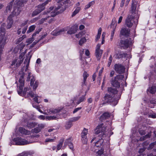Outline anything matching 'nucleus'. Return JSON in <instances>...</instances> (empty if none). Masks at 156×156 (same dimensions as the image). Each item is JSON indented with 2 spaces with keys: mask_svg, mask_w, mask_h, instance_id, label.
Here are the masks:
<instances>
[{
  "mask_svg": "<svg viewBox=\"0 0 156 156\" xmlns=\"http://www.w3.org/2000/svg\"><path fill=\"white\" fill-rule=\"evenodd\" d=\"M124 78L122 75H119L115 77L114 80L112 81V85L114 87H117L115 89L112 87L108 88V91L109 94H114V97L112 98L108 94L105 95L104 97L105 101L106 102H112L114 106L117 105L118 101L120 98L122 91L124 90L123 87L122 85L120 86L119 83L121 80Z\"/></svg>",
  "mask_w": 156,
  "mask_h": 156,
  "instance_id": "f257e3e1",
  "label": "nucleus"
},
{
  "mask_svg": "<svg viewBox=\"0 0 156 156\" xmlns=\"http://www.w3.org/2000/svg\"><path fill=\"white\" fill-rule=\"evenodd\" d=\"M69 0H61L58 2L57 6L54 9L53 7H51L47 12H44V14L46 15L45 17L43 18L39 21V23L42 24L45 22L48 21L50 17H54L58 13L62 12L66 7V4L69 2Z\"/></svg>",
  "mask_w": 156,
  "mask_h": 156,
  "instance_id": "f03ea898",
  "label": "nucleus"
},
{
  "mask_svg": "<svg viewBox=\"0 0 156 156\" xmlns=\"http://www.w3.org/2000/svg\"><path fill=\"white\" fill-rule=\"evenodd\" d=\"M137 5L138 2L135 0H133L131 9L130 11L131 15H128L125 21L126 24L128 27H132L135 29L138 24L139 14V12L136 9Z\"/></svg>",
  "mask_w": 156,
  "mask_h": 156,
  "instance_id": "7ed1b4c3",
  "label": "nucleus"
},
{
  "mask_svg": "<svg viewBox=\"0 0 156 156\" xmlns=\"http://www.w3.org/2000/svg\"><path fill=\"white\" fill-rule=\"evenodd\" d=\"M24 73H22L19 80V83L18 84V86L17 90L18 94L21 96L23 95L26 98L29 96L33 97L34 93L31 91V89L29 87H25L23 91V87L24 85Z\"/></svg>",
  "mask_w": 156,
  "mask_h": 156,
  "instance_id": "20e7f679",
  "label": "nucleus"
},
{
  "mask_svg": "<svg viewBox=\"0 0 156 156\" xmlns=\"http://www.w3.org/2000/svg\"><path fill=\"white\" fill-rule=\"evenodd\" d=\"M13 140L15 144L18 145H24L33 143L34 142L30 140L28 136L26 137L25 139L22 137H17L14 138Z\"/></svg>",
  "mask_w": 156,
  "mask_h": 156,
  "instance_id": "39448f33",
  "label": "nucleus"
},
{
  "mask_svg": "<svg viewBox=\"0 0 156 156\" xmlns=\"http://www.w3.org/2000/svg\"><path fill=\"white\" fill-rule=\"evenodd\" d=\"M103 124H101L97 127L95 130V133L98 134L101 133L100 135H101L103 138H104V137L106 136L105 135L107 134V136L109 137L111 135L113 134V133L111 131H109L108 133H107V132L106 131L105 133L104 131L105 128L103 126Z\"/></svg>",
  "mask_w": 156,
  "mask_h": 156,
  "instance_id": "423d86ee",
  "label": "nucleus"
},
{
  "mask_svg": "<svg viewBox=\"0 0 156 156\" xmlns=\"http://www.w3.org/2000/svg\"><path fill=\"white\" fill-rule=\"evenodd\" d=\"M16 2L17 7L16 8L15 6H14L13 11L11 14H10L11 15V17L14 16H17L20 13L21 10L20 7L22 6V4L24 3V0H18Z\"/></svg>",
  "mask_w": 156,
  "mask_h": 156,
  "instance_id": "0eeeda50",
  "label": "nucleus"
},
{
  "mask_svg": "<svg viewBox=\"0 0 156 156\" xmlns=\"http://www.w3.org/2000/svg\"><path fill=\"white\" fill-rule=\"evenodd\" d=\"M25 53H21L18 58H16L13 60L11 64V67L12 68L13 66L15 67H18L20 66L21 63L22 62L24 59V56Z\"/></svg>",
  "mask_w": 156,
  "mask_h": 156,
  "instance_id": "6e6552de",
  "label": "nucleus"
},
{
  "mask_svg": "<svg viewBox=\"0 0 156 156\" xmlns=\"http://www.w3.org/2000/svg\"><path fill=\"white\" fill-rule=\"evenodd\" d=\"M85 95L86 94L79 98L78 96L74 97L71 100V103H73L74 104H79L81 102L85 100Z\"/></svg>",
  "mask_w": 156,
  "mask_h": 156,
  "instance_id": "1a4fd4ad",
  "label": "nucleus"
},
{
  "mask_svg": "<svg viewBox=\"0 0 156 156\" xmlns=\"http://www.w3.org/2000/svg\"><path fill=\"white\" fill-rule=\"evenodd\" d=\"M136 133H133L132 134L131 136V138L132 139V141L133 143L134 142H137L138 140V139H139L140 140L142 141L150 137L151 136V133H148L145 136L141 137L140 138L137 137V136H136Z\"/></svg>",
  "mask_w": 156,
  "mask_h": 156,
  "instance_id": "9d476101",
  "label": "nucleus"
},
{
  "mask_svg": "<svg viewBox=\"0 0 156 156\" xmlns=\"http://www.w3.org/2000/svg\"><path fill=\"white\" fill-rule=\"evenodd\" d=\"M131 41H129L127 39L122 40L120 41L118 46L121 49H126L131 45Z\"/></svg>",
  "mask_w": 156,
  "mask_h": 156,
  "instance_id": "9b49d317",
  "label": "nucleus"
},
{
  "mask_svg": "<svg viewBox=\"0 0 156 156\" xmlns=\"http://www.w3.org/2000/svg\"><path fill=\"white\" fill-rule=\"evenodd\" d=\"M101 138L100 136H98L97 137L93 138L91 140V142L92 143L95 140L96 141L95 143V146L94 148L95 149L96 147H98L101 146L104 142V138L103 136Z\"/></svg>",
  "mask_w": 156,
  "mask_h": 156,
  "instance_id": "f8f14e48",
  "label": "nucleus"
},
{
  "mask_svg": "<svg viewBox=\"0 0 156 156\" xmlns=\"http://www.w3.org/2000/svg\"><path fill=\"white\" fill-rule=\"evenodd\" d=\"M87 133L88 129L85 128H84L81 134L82 141L83 144H86L88 141V139L87 136Z\"/></svg>",
  "mask_w": 156,
  "mask_h": 156,
  "instance_id": "ddd939ff",
  "label": "nucleus"
},
{
  "mask_svg": "<svg viewBox=\"0 0 156 156\" xmlns=\"http://www.w3.org/2000/svg\"><path fill=\"white\" fill-rule=\"evenodd\" d=\"M72 141V139L71 138H69L68 139H66L64 143V145L62 147V149H64L68 145L69 148L72 151H74L73 146L72 143L71 142Z\"/></svg>",
  "mask_w": 156,
  "mask_h": 156,
  "instance_id": "4468645a",
  "label": "nucleus"
},
{
  "mask_svg": "<svg viewBox=\"0 0 156 156\" xmlns=\"http://www.w3.org/2000/svg\"><path fill=\"white\" fill-rule=\"evenodd\" d=\"M117 26V23H116V21L113 19L112 20V23L111 24V28H112V31L111 33V37L110 39L112 41L113 37L115 30Z\"/></svg>",
  "mask_w": 156,
  "mask_h": 156,
  "instance_id": "2eb2a0df",
  "label": "nucleus"
},
{
  "mask_svg": "<svg viewBox=\"0 0 156 156\" xmlns=\"http://www.w3.org/2000/svg\"><path fill=\"white\" fill-rule=\"evenodd\" d=\"M62 109V108H51L47 109V115L57 113L60 112Z\"/></svg>",
  "mask_w": 156,
  "mask_h": 156,
  "instance_id": "dca6fc26",
  "label": "nucleus"
},
{
  "mask_svg": "<svg viewBox=\"0 0 156 156\" xmlns=\"http://www.w3.org/2000/svg\"><path fill=\"white\" fill-rule=\"evenodd\" d=\"M115 69V71L119 73H121L125 70L124 67L121 65L115 64L114 66Z\"/></svg>",
  "mask_w": 156,
  "mask_h": 156,
  "instance_id": "f3484780",
  "label": "nucleus"
},
{
  "mask_svg": "<svg viewBox=\"0 0 156 156\" xmlns=\"http://www.w3.org/2000/svg\"><path fill=\"white\" fill-rule=\"evenodd\" d=\"M66 30L65 28L56 29L53 31L52 34L54 36H57L63 34Z\"/></svg>",
  "mask_w": 156,
  "mask_h": 156,
  "instance_id": "a211bd4d",
  "label": "nucleus"
},
{
  "mask_svg": "<svg viewBox=\"0 0 156 156\" xmlns=\"http://www.w3.org/2000/svg\"><path fill=\"white\" fill-rule=\"evenodd\" d=\"M38 118L41 120H44L45 119L47 120H52L56 119L57 117L56 116H47L45 117L43 115H40L38 116Z\"/></svg>",
  "mask_w": 156,
  "mask_h": 156,
  "instance_id": "6ab92c4d",
  "label": "nucleus"
},
{
  "mask_svg": "<svg viewBox=\"0 0 156 156\" xmlns=\"http://www.w3.org/2000/svg\"><path fill=\"white\" fill-rule=\"evenodd\" d=\"M40 29H38L36 31V32L33 34L32 35V37L27 39L26 41V42L27 43V44L28 45L30 44L35 39V36L37 34H38L41 31Z\"/></svg>",
  "mask_w": 156,
  "mask_h": 156,
  "instance_id": "aec40b11",
  "label": "nucleus"
},
{
  "mask_svg": "<svg viewBox=\"0 0 156 156\" xmlns=\"http://www.w3.org/2000/svg\"><path fill=\"white\" fill-rule=\"evenodd\" d=\"M33 98L34 100L38 104L40 103L41 101V97L36 94H33V96L31 97Z\"/></svg>",
  "mask_w": 156,
  "mask_h": 156,
  "instance_id": "412c9836",
  "label": "nucleus"
},
{
  "mask_svg": "<svg viewBox=\"0 0 156 156\" xmlns=\"http://www.w3.org/2000/svg\"><path fill=\"white\" fill-rule=\"evenodd\" d=\"M77 30V27L76 25L71 27L67 31V33L69 34H72L75 33Z\"/></svg>",
  "mask_w": 156,
  "mask_h": 156,
  "instance_id": "4be33fe9",
  "label": "nucleus"
},
{
  "mask_svg": "<svg viewBox=\"0 0 156 156\" xmlns=\"http://www.w3.org/2000/svg\"><path fill=\"white\" fill-rule=\"evenodd\" d=\"M19 131L21 134L28 135L31 134V132L30 131L26 129L23 127H20L19 128Z\"/></svg>",
  "mask_w": 156,
  "mask_h": 156,
  "instance_id": "5701e85b",
  "label": "nucleus"
},
{
  "mask_svg": "<svg viewBox=\"0 0 156 156\" xmlns=\"http://www.w3.org/2000/svg\"><path fill=\"white\" fill-rule=\"evenodd\" d=\"M35 80L34 78L31 79L30 80V85L33 87L34 90H35L37 88L39 84V82L38 81L34 82Z\"/></svg>",
  "mask_w": 156,
  "mask_h": 156,
  "instance_id": "b1692460",
  "label": "nucleus"
},
{
  "mask_svg": "<svg viewBox=\"0 0 156 156\" xmlns=\"http://www.w3.org/2000/svg\"><path fill=\"white\" fill-rule=\"evenodd\" d=\"M126 56V54H124L121 52L118 51H116L114 57L115 58H120Z\"/></svg>",
  "mask_w": 156,
  "mask_h": 156,
  "instance_id": "393cba45",
  "label": "nucleus"
},
{
  "mask_svg": "<svg viewBox=\"0 0 156 156\" xmlns=\"http://www.w3.org/2000/svg\"><path fill=\"white\" fill-rule=\"evenodd\" d=\"M14 0H12L10 2L8 3L5 12L7 14L9 13L12 9V5Z\"/></svg>",
  "mask_w": 156,
  "mask_h": 156,
  "instance_id": "a878e982",
  "label": "nucleus"
},
{
  "mask_svg": "<svg viewBox=\"0 0 156 156\" xmlns=\"http://www.w3.org/2000/svg\"><path fill=\"white\" fill-rule=\"evenodd\" d=\"M129 34V31L126 28L122 29L120 31V34L125 37H127Z\"/></svg>",
  "mask_w": 156,
  "mask_h": 156,
  "instance_id": "bb28decb",
  "label": "nucleus"
},
{
  "mask_svg": "<svg viewBox=\"0 0 156 156\" xmlns=\"http://www.w3.org/2000/svg\"><path fill=\"white\" fill-rule=\"evenodd\" d=\"M25 44H23L19 45L14 48L13 51L15 53L18 52L19 51H20L25 46Z\"/></svg>",
  "mask_w": 156,
  "mask_h": 156,
  "instance_id": "cd10ccee",
  "label": "nucleus"
},
{
  "mask_svg": "<svg viewBox=\"0 0 156 156\" xmlns=\"http://www.w3.org/2000/svg\"><path fill=\"white\" fill-rule=\"evenodd\" d=\"M8 24L7 26V28L9 29L12 27L13 23V21L11 17V15H10L7 20Z\"/></svg>",
  "mask_w": 156,
  "mask_h": 156,
  "instance_id": "c85d7f7f",
  "label": "nucleus"
},
{
  "mask_svg": "<svg viewBox=\"0 0 156 156\" xmlns=\"http://www.w3.org/2000/svg\"><path fill=\"white\" fill-rule=\"evenodd\" d=\"M33 106L34 107V108H36L41 113L47 115V110L46 109L45 107H43L42 108V109L44 111V112H43V111H42L41 109H40L39 108L38 106L34 105H33Z\"/></svg>",
  "mask_w": 156,
  "mask_h": 156,
  "instance_id": "c756f323",
  "label": "nucleus"
},
{
  "mask_svg": "<svg viewBox=\"0 0 156 156\" xmlns=\"http://www.w3.org/2000/svg\"><path fill=\"white\" fill-rule=\"evenodd\" d=\"M64 140L63 139H61L59 141L58 144L56 146V152H57L58 151L60 150L62 147L63 142H64Z\"/></svg>",
  "mask_w": 156,
  "mask_h": 156,
  "instance_id": "7c9ffc66",
  "label": "nucleus"
},
{
  "mask_svg": "<svg viewBox=\"0 0 156 156\" xmlns=\"http://www.w3.org/2000/svg\"><path fill=\"white\" fill-rule=\"evenodd\" d=\"M73 126L72 122L69 120L68 121L66 122L65 127V129H69Z\"/></svg>",
  "mask_w": 156,
  "mask_h": 156,
  "instance_id": "2f4dec72",
  "label": "nucleus"
},
{
  "mask_svg": "<svg viewBox=\"0 0 156 156\" xmlns=\"http://www.w3.org/2000/svg\"><path fill=\"white\" fill-rule=\"evenodd\" d=\"M102 29L101 28H99L98 30V33L95 37V41L97 42L99 39L101 34Z\"/></svg>",
  "mask_w": 156,
  "mask_h": 156,
  "instance_id": "473e14b6",
  "label": "nucleus"
},
{
  "mask_svg": "<svg viewBox=\"0 0 156 156\" xmlns=\"http://www.w3.org/2000/svg\"><path fill=\"white\" fill-rule=\"evenodd\" d=\"M56 139L55 136L54 137L52 138H47L45 139V144H47L49 142H52L55 141Z\"/></svg>",
  "mask_w": 156,
  "mask_h": 156,
  "instance_id": "72a5a7b5",
  "label": "nucleus"
},
{
  "mask_svg": "<svg viewBox=\"0 0 156 156\" xmlns=\"http://www.w3.org/2000/svg\"><path fill=\"white\" fill-rule=\"evenodd\" d=\"M147 91L148 92H149L151 94H154L156 92V87L154 86H153L151 87H149L147 89Z\"/></svg>",
  "mask_w": 156,
  "mask_h": 156,
  "instance_id": "f704fd0d",
  "label": "nucleus"
},
{
  "mask_svg": "<svg viewBox=\"0 0 156 156\" xmlns=\"http://www.w3.org/2000/svg\"><path fill=\"white\" fill-rule=\"evenodd\" d=\"M109 116V114L108 113L105 112L100 117V119L101 120L106 119Z\"/></svg>",
  "mask_w": 156,
  "mask_h": 156,
  "instance_id": "c9c22d12",
  "label": "nucleus"
},
{
  "mask_svg": "<svg viewBox=\"0 0 156 156\" xmlns=\"http://www.w3.org/2000/svg\"><path fill=\"white\" fill-rule=\"evenodd\" d=\"M148 143L147 142V143L144 142L143 144V145L144 147V148H141L140 149L139 151V153H140L143 152L145 150V148H147V145H148Z\"/></svg>",
  "mask_w": 156,
  "mask_h": 156,
  "instance_id": "e433bc0d",
  "label": "nucleus"
},
{
  "mask_svg": "<svg viewBox=\"0 0 156 156\" xmlns=\"http://www.w3.org/2000/svg\"><path fill=\"white\" fill-rule=\"evenodd\" d=\"M45 5L43 3L37 6V9L40 11L41 12L42 11L44 10L45 8Z\"/></svg>",
  "mask_w": 156,
  "mask_h": 156,
  "instance_id": "4c0bfd02",
  "label": "nucleus"
},
{
  "mask_svg": "<svg viewBox=\"0 0 156 156\" xmlns=\"http://www.w3.org/2000/svg\"><path fill=\"white\" fill-rule=\"evenodd\" d=\"M102 53V51L101 50H98L97 51V50H96L95 55L96 56V57L98 58V59H99V58L100 57Z\"/></svg>",
  "mask_w": 156,
  "mask_h": 156,
  "instance_id": "58836bf2",
  "label": "nucleus"
},
{
  "mask_svg": "<svg viewBox=\"0 0 156 156\" xmlns=\"http://www.w3.org/2000/svg\"><path fill=\"white\" fill-rule=\"evenodd\" d=\"M147 128L143 127V129H140L139 130V133L141 135H143L145 134Z\"/></svg>",
  "mask_w": 156,
  "mask_h": 156,
  "instance_id": "ea45409f",
  "label": "nucleus"
},
{
  "mask_svg": "<svg viewBox=\"0 0 156 156\" xmlns=\"http://www.w3.org/2000/svg\"><path fill=\"white\" fill-rule=\"evenodd\" d=\"M85 34V32L84 31H82L80 32L78 34H77L76 35V36L77 38H79L83 36Z\"/></svg>",
  "mask_w": 156,
  "mask_h": 156,
  "instance_id": "a19ab883",
  "label": "nucleus"
},
{
  "mask_svg": "<svg viewBox=\"0 0 156 156\" xmlns=\"http://www.w3.org/2000/svg\"><path fill=\"white\" fill-rule=\"evenodd\" d=\"M36 124L35 122H28L27 124V126L30 128H32L35 126Z\"/></svg>",
  "mask_w": 156,
  "mask_h": 156,
  "instance_id": "79ce46f5",
  "label": "nucleus"
},
{
  "mask_svg": "<svg viewBox=\"0 0 156 156\" xmlns=\"http://www.w3.org/2000/svg\"><path fill=\"white\" fill-rule=\"evenodd\" d=\"M81 60L82 61L81 62V63L82 64V67L86 68L88 66L87 62H86L84 58L81 59Z\"/></svg>",
  "mask_w": 156,
  "mask_h": 156,
  "instance_id": "37998d69",
  "label": "nucleus"
},
{
  "mask_svg": "<svg viewBox=\"0 0 156 156\" xmlns=\"http://www.w3.org/2000/svg\"><path fill=\"white\" fill-rule=\"evenodd\" d=\"M36 26L34 25H33L30 26L29 28V30H27V33H29L31 32H32L35 28Z\"/></svg>",
  "mask_w": 156,
  "mask_h": 156,
  "instance_id": "c03bdc74",
  "label": "nucleus"
},
{
  "mask_svg": "<svg viewBox=\"0 0 156 156\" xmlns=\"http://www.w3.org/2000/svg\"><path fill=\"white\" fill-rule=\"evenodd\" d=\"M86 39L85 37L82 38L79 41V44L80 45H82L83 44L86 42Z\"/></svg>",
  "mask_w": 156,
  "mask_h": 156,
  "instance_id": "a18cd8bd",
  "label": "nucleus"
},
{
  "mask_svg": "<svg viewBox=\"0 0 156 156\" xmlns=\"http://www.w3.org/2000/svg\"><path fill=\"white\" fill-rule=\"evenodd\" d=\"M80 116L75 117L71 118L69 120L72 122H74L79 120L80 118Z\"/></svg>",
  "mask_w": 156,
  "mask_h": 156,
  "instance_id": "49530a36",
  "label": "nucleus"
},
{
  "mask_svg": "<svg viewBox=\"0 0 156 156\" xmlns=\"http://www.w3.org/2000/svg\"><path fill=\"white\" fill-rule=\"evenodd\" d=\"M80 9V8L79 7H77L75 10H74V12L73 13V14L72 15V16H75L76 14L78 12H79Z\"/></svg>",
  "mask_w": 156,
  "mask_h": 156,
  "instance_id": "de8ad7c7",
  "label": "nucleus"
},
{
  "mask_svg": "<svg viewBox=\"0 0 156 156\" xmlns=\"http://www.w3.org/2000/svg\"><path fill=\"white\" fill-rule=\"evenodd\" d=\"M26 37V35H23L22 37H20L16 41V44L19 43L20 42L22 41L23 39L25 38Z\"/></svg>",
  "mask_w": 156,
  "mask_h": 156,
  "instance_id": "09e8293b",
  "label": "nucleus"
},
{
  "mask_svg": "<svg viewBox=\"0 0 156 156\" xmlns=\"http://www.w3.org/2000/svg\"><path fill=\"white\" fill-rule=\"evenodd\" d=\"M40 136L39 134H35L34 135H33L30 136H28L29 139L30 140H32L34 141V142L35 141L33 140V139L34 137L38 138Z\"/></svg>",
  "mask_w": 156,
  "mask_h": 156,
  "instance_id": "8fccbe9b",
  "label": "nucleus"
},
{
  "mask_svg": "<svg viewBox=\"0 0 156 156\" xmlns=\"http://www.w3.org/2000/svg\"><path fill=\"white\" fill-rule=\"evenodd\" d=\"M94 151L96 152L98 155H101L103 153V150L101 149L100 150H98V151H97V150L96 149L95 150H94Z\"/></svg>",
  "mask_w": 156,
  "mask_h": 156,
  "instance_id": "3c124183",
  "label": "nucleus"
},
{
  "mask_svg": "<svg viewBox=\"0 0 156 156\" xmlns=\"http://www.w3.org/2000/svg\"><path fill=\"white\" fill-rule=\"evenodd\" d=\"M83 82L84 83H85L86 79L88 76V74L86 72H84L83 74Z\"/></svg>",
  "mask_w": 156,
  "mask_h": 156,
  "instance_id": "603ef678",
  "label": "nucleus"
},
{
  "mask_svg": "<svg viewBox=\"0 0 156 156\" xmlns=\"http://www.w3.org/2000/svg\"><path fill=\"white\" fill-rule=\"evenodd\" d=\"M156 144V142H154L151 143L149 145V147H147V149L148 150H150L152 149L154 145Z\"/></svg>",
  "mask_w": 156,
  "mask_h": 156,
  "instance_id": "864d4df0",
  "label": "nucleus"
},
{
  "mask_svg": "<svg viewBox=\"0 0 156 156\" xmlns=\"http://www.w3.org/2000/svg\"><path fill=\"white\" fill-rule=\"evenodd\" d=\"M40 12V11L38 10L37 9L33 12L32 13V15L33 16H35Z\"/></svg>",
  "mask_w": 156,
  "mask_h": 156,
  "instance_id": "5fc2aeb1",
  "label": "nucleus"
},
{
  "mask_svg": "<svg viewBox=\"0 0 156 156\" xmlns=\"http://www.w3.org/2000/svg\"><path fill=\"white\" fill-rule=\"evenodd\" d=\"M105 34L103 32L101 36V44H103L105 42Z\"/></svg>",
  "mask_w": 156,
  "mask_h": 156,
  "instance_id": "6e6d98bb",
  "label": "nucleus"
},
{
  "mask_svg": "<svg viewBox=\"0 0 156 156\" xmlns=\"http://www.w3.org/2000/svg\"><path fill=\"white\" fill-rule=\"evenodd\" d=\"M41 131V129L38 127L34 128L33 129V132L36 133H38L40 132Z\"/></svg>",
  "mask_w": 156,
  "mask_h": 156,
  "instance_id": "4d7b16f0",
  "label": "nucleus"
},
{
  "mask_svg": "<svg viewBox=\"0 0 156 156\" xmlns=\"http://www.w3.org/2000/svg\"><path fill=\"white\" fill-rule=\"evenodd\" d=\"M27 23H28V20H26V21H24L21 24V27H23L24 26V27L25 26H26L27 24Z\"/></svg>",
  "mask_w": 156,
  "mask_h": 156,
  "instance_id": "13d9d810",
  "label": "nucleus"
},
{
  "mask_svg": "<svg viewBox=\"0 0 156 156\" xmlns=\"http://www.w3.org/2000/svg\"><path fill=\"white\" fill-rule=\"evenodd\" d=\"M28 26H25L23 28V30L22 31V33L23 34H24L26 32Z\"/></svg>",
  "mask_w": 156,
  "mask_h": 156,
  "instance_id": "bf43d9fd",
  "label": "nucleus"
},
{
  "mask_svg": "<svg viewBox=\"0 0 156 156\" xmlns=\"http://www.w3.org/2000/svg\"><path fill=\"white\" fill-rule=\"evenodd\" d=\"M27 154L26 152H23L19 154L17 156H27Z\"/></svg>",
  "mask_w": 156,
  "mask_h": 156,
  "instance_id": "052dcab7",
  "label": "nucleus"
},
{
  "mask_svg": "<svg viewBox=\"0 0 156 156\" xmlns=\"http://www.w3.org/2000/svg\"><path fill=\"white\" fill-rule=\"evenodd\" d=\"M101 45L100 44H97L96 48V50H97V51L98 50H101L100 49Z\"/></svg>",
  "mask_w": 156,
  "mask_h": 156,
  "instance_id": "680f3d73",
  "label": "nucleus"
},
{
  "mask_svg": "<svg viewBox=\"0 0 156 156\" xmlns=\"http://www.w3.org/2000/svg\"><path fill=\"white\" fill-rule=\"evenodd\" d=\"M44 124H40L38 125V127L41 129V130L43 128H44Z\"/></svg>",
  "mask_w": 156,
  "mask_h": 156,
  "instance_id": "e2e57ef3",
  "label": "nucleus"
},
{
  "mask_svg": "<svg viewBox=\"0 0 156 156\" xmlns=\"http://www.w3.org/2000/svg\"><path fill=\"white\" fill-rule=\"evenodd\" d=\"M156 102V99H154V100H151L150 101V103L151 104H153L154 105Z\"/></svg>",
  "mask_w": 156,
  "mask_h": 156,
  "instance_id": "0e129e2a",
  "label": "nucleus"
},
{
  "mask_svg": "<svg viewBox=\"0 0 156 156\" xmlns=\"http://www.w3.org/2000/svg\"><path fill=\"white\" fill-rule=\"evenodd\" d=\"M81 108V107L77 108H75L73 111V113H74L76 112L78 110H80Z\"/></svg>",
  "mask_w": 156,
  "mask_h": 156,
  "instance_id": "69168bd1",
  "label": "nucleus"
},
{
  "mask_svg": "<svg viewBox=\"0 0 156 156\" xmlns=\"http://www.w3.org/2000/svg\"><path fill=\"white\" fill-rule=\"evenodd\" d=\"M125 0H122L121 4H120V6L121 7H122L124 5L125 2Z\"/></svg>",
  "mask_w": 156,
  "mask_h": 156,
  "instance_id": "338daca9",
  "label": "nucleus"
},
{
  "mask_svg": "<svg viewBox=\"0 0 156 156\" xmlns=\"http://www.w3.org/2000/svg\"><path fill=\"white\" fill-rule=\"evenodd\" d=\"M85 54L87 56H88L89 55L90 52L88 50H87V49L86 50L85 52Z\"/></svg>",
  "mask_w": 156,
  "mask_h": 156,
  "instance_id": "774afa93",
  "label": "nucleus"
}]
</instances>
